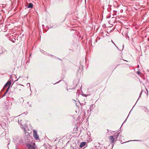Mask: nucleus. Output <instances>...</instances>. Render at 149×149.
Instances as JSON below:
<instances>
[{
    "label": "nucleus",
    "mask_w": 149,
    "mask_h": 149,
    "mask_svg": "<svg viewBox=\"0 0 149 149\" xmlns=\"http://www.w3.org/2000/svg\"><path fill=\"white\" fill-rule=\"evenodd\" d=\"M9 88H8L7 90V91H6V92L4 93V94L3 95V96H5L6 95V94L8 92V90H9Z\"/></svg>",
    "instance_id": "obj_7"
},
{
    "label": "nucleus",
    "mask_w": 149,
    "mask_h": 149,
    "mask_svg": "<svg viewBox=\"0 0 149 149\" xmlns=\"http://www.w3.org/2000/svg\"><path fill=\"white\" fill-rule=\"evenodd\" d=\"M33 7V4L32 3H29L28 4L27 8H32Z\"/></svg>",
    "instance_id": "obj_5"
},
{
    "label": "nucleus",
    "mask_w": 149,
    "mask_h": 149,
    "mask_svg": "<svg viewBox=\"0 0 149 149\" xmlns=\"http://www.w3.org/2000/svg\"><path fill=\"white\" fill-rule=\"evenodd\" d=\"M138 74L139 75H140L141 74V73L139 71H138L137 72Z\"/></svg>",
    "instance_id": "obj_9"
},
{
    "label": "nucleus",
    "mask_w": 149,
    "mask_h": 149,
    "mask_svg": "<svg viewBox=\"0 0 149 149\" xmlns=\"http://www.w3.org/2000/svg\"><path fill=\"white\" fill-rule=\"evenodd\" d=\"M21 127L22 128V129H24V130H25V129H26V127L25 126H24V127H23V126L21 124Z\"/></svg>",
    "instance_id": "obj_8"
},
{
    "label": "nucleus",
    "mask_w": 149,
    "mask_h": 149,
    "mask_svg": "<svg viewBox=\"0 0 149 149\" xmlns=\"http://www.w3.org/2000/svg\"><path fill=\"white\" fill-rule=\"evenodd\" d=\"M33 136L36 139H38V138L39 136L37 134V132L35 130H33Z\"/></svg>",
    "instance_id": "obj_1"
},
{
    "label": "nucleus",
    "mask_w": 149,
    "mask_h": 149,
    "mask_svg": "<svg viewBox=\"0 0 149 149\" xmlns=\"http://www.w3.org/2000/svg\"><path fill=\"white\" fill-rule=\"evenodd\" d=\"M109 138L111 140V142L113 143L115 139L113 137V136H110Z\"/></svg>",
    "instance_id": "obj_4"
},
{
    "label": "nucleus",
    "mask_w": 149,
    "mask_h": 149,
    "mask_svg": "<svg viewBox=\"0 0 149 149\" xmlns=\"http://www.w3.org/2000/svg\"><path fill=\"white\" fill-rule=\"evenodd\" d=\"M11 84V81H8L5 84L4 86V88H6V87L8 86V88H9V87L10 86Z\"/></svg>",
    "instance_id": "obj_2"
},
{
    "label": "nucleus",
    "mask_w": 149,
    "mask_h": 149,
    "mask_svg": "<svg viewBox=\"0 0 149 149\" xmlns=\"http://www.w3.org/2000/svg\"><path fill=\"white\" fill-rule=\"evenodd\" d=\"M86 143V142L84 141H83L82 142H81L79 145V147L80 148H82V147L84 146L85 145Z\"/></svg>",
    "instance_id": "obj_3"
},
{
    "label": "nucleus",
    "mask_w": 149,
    "mask_h": 149,
    "mask_svg": "<svg viewBox=\"0 0 149 149\" xmlns=\"http://www.w3.org/2000/svg\"><path fill=\"white\" fill-rule=\"evenodd\" d=\"M119 133L117 134H115L113 136L115 139H117L119 136Z\"/></svg>",
    "instance_id": "obj_6"
},
{
    "label": "nucleus",
    "mask_w": 149,
    "mask_h": 149,
    "mask_svg": "<svg viewBox=\"0 0 149 149\" xmlns=\"http://www.w3.org/2000/svg\"><path fill=\"white\" fill-rule=\"evenodd\" d=\"M111 42L115 45V46H116V45H115V43H114V42H113V41H112V40H111Z\"/></svg>",
    "instance_id": "obj_10"
}]
</instances>
